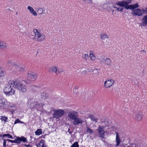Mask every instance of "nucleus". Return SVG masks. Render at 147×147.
<instances>
[{
    "label": "nucleus",
    "instance_id": "obj_5",
    "mask_svg": "<svg viewBox=\"0 0 147 147\" xmlns=\"http://www.w3.org/2000/svg\"><path fill=\"white\" fill-rule=\"evenodd\" d=\"M131 0H127L126 1L123 0L121 1H117L116 4L120 7H124L125 8L128 9V4L131 3Z\"/></svg>",
    "mask_w": 147,
    "mask_h": 147
},
{
    "label": "nucleus",
    "instance_id": "obj_46",
    "mask_svg": "<svg viewBox=\"0 0 147 147\" xmlns=\"http://www.w3.org/2000/svg\"><path fill=\"white\" fill-rule=\"evenodd\" d=\"M144 50H142V51H141V52H142V53H143V52H144Z\"/></svg>",
    "mask_w": 147,
    "mask_h": 147
},
{
    "label": "nucleus",
    "instance_id": "obj_37",
    "mask_svg": "<svg viewBox=\"0 0 147 147\" xmlns=\"http://www.w3.org/2000/svg\"><path fill=\"white\" fill-rule=\"evenodd\" d=\"M114 7L116 8V10L118 11H123V8H120L119 7L117 8L116 7Z\"/></svg>",
    "mask_w": 147,
    "mask_h": 147
},
{
    "label": "nucleus",
    "instance_id": "obj_29",
    "mask_svg": "<svg viewBox=\"0 0 147 147\" xmlns=\"http://www.w3.org/2000/svg\"><path fill=\"white\" fill-rule=\"evenodd\" d=\"M44 141L41 140L39 142L38 145H37V147H46V146L44 144Z\"/></svg>",
    "mask_w": 147,
    "mask_h": 147
},
{
    "label": "nucleus",
    "instance_id": "obj_21",
    "mask_svg": "<svg viewBox=\"0 0 147 147\" xmlns=\"http://www.w3.org/2000/svg\"><path fill=\"white\" fill-rule=\"evenodd\" d=\"M90 57L91 60L94 61L95 59V57L94 52L92 51L90 52Z\"/></svg>",
    "mask_w": 147,
    "mask_h": 147
},
{
    "label": "nucleus",
    "instance_id": "obj_33",
    "mask_svg": "<svg viewBox=\"0 0 147 147\" xmlns=\"http://www.w3.org/2000/svg\"><path fill=\"white\" fill-rule=\"evenodd\" d=\"M7 137L9 138L13 139L12 136L10 135L9 134H4L3 136V138H5V137Z\"/></svg>",
    "mask_w": 147,
    "mask_h": 147
},
{
    "label": "nucleus",
    "instance_id": "obj_41",
    "mask_svg": "<svg viewBox=\"0 0 147 147\" xmlns=\"http://www.w3.org/2000/svg\"><path fill=\"white\" fill-rule=\"evenodd\" d=\"M63 71V70L62 69H58L57 71V74H58H58H59L61 72H62Z\"/></svg>",
    "mask_w": 147,
    "mask_h": 147
},
{
    "label": "nucleus",
    "instance_id": "obj_39",
    "mask_svg": "<svg viewBox=\"0 0 147 147\" xmlns=\"http://www.w3.org/2000/svg\"><path fill=\"white\" fill-rule=\"evenodd\" d=\"M142 11L143 13H144L146 14H147V7L145 9H142Z\"/></svg>",
    "mask_w": 147,
    "mask_h": 147
},
{
    "label": "nucleus",
    "instance_id": "obj_10",
    "mask_svg": "<svg viewBox=\"0 0 147 147\" xmlns=\"http://www.w3.org/2000/svg\"><path fill=\"white\" fill-rule=\"evenodd\" d=\"M84 121L82 118L78 117L77 116L75 119L73 121L72 123L74 125H82L84 122Z\"/></svg>",
    "mask_w": 147,
    "mask_h": 147
},
{
    "label": "nucleus",
    "instance_id": "obj_17",
    "mask_svg": "<svg viewBox=\"0 0 147 147\" xmlns=\"http://www.w3.org/2000/svg\"><path fill=\"white\" fill-rule=\"evenodd\" d=\"M28 9L29 10V12L34 16H36L37 15V13L34 9L32 7L28 6Z\"/></svg>",
    "mask_w": 147,
    "mask_h": 147
},
{
    "label": "nucleus",
    "instance_id": "obj_9",
    "mask_svg": "<svg viewBox=\"0 0 147 147\" xmlns=\"http://www.w3.org/2000/svg\"><path fill=\"white\" fill-rule=\"evenodd\" d=\"M67 115L70 119L74 121L77 116H78V114L76 112L72 111L69 112Z\"/></svg>",
    "mask_w": 147,
    "mask_h": 147
},
{
    "label": "nucleus",
    "instance_id": "obj_27",
    "mask_svg": "<svg viewBox=\"0 0 147 147\" xmlns=\"http://www.w3.org/2000/svg\"><path fill=\"white\" fill-rule=\"evenodd\" d=\"M100 38L103 40H105V39L109 38V36L106 34H100Z\"/></svg>",
    "mask_w": 147,
    "mask_h": 147
},
{
    "label": "nucleus",
    "instance_id": "obj_18",
    "mask_svg": "<svg viewBox=\"0 0 147 147\" xmlns=\"http://www.w3.org/2000/svg\"><path fill=\"white\" fill-rule=\"evenodd\" d=\"M40 105V104H38V103L37 102H34L31 104L30 108L32 109L34 108H36L37 109H38V107Z\"/></svg>",
    "mask_w": 147,
    "mask_h": 147
},
{
    "label": "nucleus",
    "instance_id": "obj_43",
    "mask_svg": "<svg viewBox=\"0 0 147 147\" xmlns=\"http://www.w3.org/2000/svg\"><path fill=\"white\" fill-rule=\"evenodd\" d=\"M25 146L27 147H31V146L29 144H25Z\"/></svg>",
    "mask_w": 147,
    "mask_h": 147
},
{
    "label": "nucleus",
    "instance_id": "obj_42",
    "mask_svg": "<svg viewBox=\"0 0 147 147\" xmlns=\"http://www.w3.org/2000/svg\"><path fill=\"white\" fill-rule=\"evenodd\" d=\"M20 122V120L19 119H16L15 122H14V124H16L17 123H19Z\"/></svg>",
    "mask_w": 147,
    "mask_h": 147
},
{
    "label": "nucleus",
    "instance_id": "obj_12",
    "mask_svg": "<svg viewBox=\"0 0 147 147\" xmlns=\"http://www.w3.org/2000/svg\"><path fill=\"white\" fill-rule=\"evenodd\" d=\"M114 82V81L113 79L107 80L104 82V86L107 88L110 87Z\"/></svg>",
    "mask_w": 147,
    "mask_h": 147
},
{
    "label": "nucleus",
    "instance_id": "obj_14",
    "mask_svg": "<svg viewBox=\"0 0 147 147\" xmlns=\"http://www.w3.org/2000/svg\"><path fill=\"white\" fill-rule=\"evenodd\" d=\"M142 10L140 9H137L134 10L132 12V13L133 15L138 16H141L143 14Z\"/></svg>",
    "mask_w": 147,
    "mask_h": 147
},
{
    "label": "nucleus",
    "instance_id": "obj_40",
    "mask_svg": "<svg viewBox=\"0 0 147 147\" xmlns=\"http://www.w3.org/2000/svg\"><path fill=\"white\" fill-rule=\"evenodd\" d=\"M6 140L5 139L3 140V146L4 147H6Z\"/></svg>",
    "mask_w": 147,
    "mask_h": 147
},
{
    "label": "nucleus",
    "instance_id": "obj_11",
    "mask_svg": "<svg viewBox=\"0 0 147 147\" xmlns=\"http://www.w3.org/2000/svg\"><path fill=\"white\" fill-rule=\"evenodd\" d=\"M21 141H23L24 142H26L27 141V140L24 137H17L16 140H10V142L11 143H16L18 144L20 143Z\"/></svg>",
    "mask_w": 147,
    "mask_h": 147
},
{
    "label": "nucleus",
    "instance_id": "obj_34",
    "mask_svg": "<svg viewBox=\"0 0 147 147\" xmlns=\"http://www.w3.org/2000/svg\"><path fill=\"white\" fill-rule=\"evenodd\" d=\"M88 54H84L82 55V58L83 59H85V60H87L88 58Z\"/></svg>",
    "mask_w": 147,
    "mask_h": 147
},
{
    "label": "nucleus",
    "instance_id": "obj_24",
    "mask_svg": "<svg viewBox=\"0 0 147 147\" xmlns=\"http://www.w3.org/2000/svg\"><path fill=\"white\" fill-rule=\"evenodd\" d=\"M143 26H146L147 25V15L145 16L142 19Z\"/></svg>",
    "mask_w": 147,
    "mask_h": 147
},
{
    "label": "nucleus",
    "instance_id": "obj_38",
    "mask_svg": "<svg viewBox=\"0 0 147 147\" xmlns=\"http://www.w3.org/2000/svg\"><path fill=\"white\" fill-rule=\"evenodd\" d=\"M1 119L3 120L6 121V120L7 119V117H5L4 116H2L1 118Z\"/></svg>",
    "mask_w": 147,
    "mask_h": 147
},
{
    "label": "nucleus",
    "instance_id": "obj_4",
    "mask_svg": "<svg viewBox=\"0 0 147 147\" xmlns=\"http://www.w3.org/2000/svg\"><path fill=\"white\" fill-rule=\"evenodd\" d=\"M53 117L56 119H58L61 118L65 113V111L62 109H55L53 110Z\"/></svg>",
    "mask_w": 147,
    "mask_h": 147
},
{
    "label": "nucleus",
    "instance_id": "obj_15",
    "mask_svg": "<svg viewBox=\"0 0 147 147\" xmlns=\"http://www.w3.org/2000/svg\"><path fill=\"white\" fill-rule=\"evenodd\" d=\"M116 137L115 142H116V146L118 147L119 146V144L121 142V140L119 138V134L116 132Z\"/></svg>",
    "mask_w": 147,
    "mask_h": 147
},
{
    "label": "nucleus",
    "instance_id": "obj_16",
    "mask_svg": "<svg viewBox=\"0 0 147 147\" xmlns=\"http://www.w3.org/2000/svg\"><path fill=\"white\" fill-rule=\"evenodd\" d=\"M7 102L6 100L4 98H0V108L3 107Z\"/></svg>",
    "mask_w": 147,
    "mask_h": 147
},
{
    "label": "nucleus",
    "instance_id": "obj_44",
    "mask_svg": "<svg viewBox=\"0 0 147 147\" xmlns=\"http://www.w3.org/2000/svg\"><path fill=\"white\" fill-rule=\"evenodd\" d=\"M6 141H8L10 142V140L8 139H5Z\"/></svg>",
    "mask_w": 147,
    "mask_h": 147
},
{
    "label": "nucleus",
    "instance_id": "obj_20",
    "mask_svg": "<svg viewBox=\"0 0 147 147\" xmlns=\"http://www.w3.org/2000/svg\"><path fill=\"white\" fill-rule=\"evenodd\" d=\"M49 71L50 72H55L56 74H57V68L55 67H50L49 69Z\"/></svg>",
    "mask_w": 147,
    "mask_h": 147
},
{
    "label": "nucleus",
    "instance_id": "obj_48",
    "mask_svg": "<svg viewBox=\"0 0 147 147\" xmlns=\"http://www.w3.org/2000/svg\"><path fill=\"white\" fill-rule=\"evenodd\" d=\"M21 123H22V122H21Z\"/></svg>",
    "mask_w": 147,
    "mask_h": 147
},
{
    "label": "nucleus",
    "instance_id": "obj_31",
    "mask_svg": "<svg viewBox=\"0 0 147 147\" xmlns=\"http://www.w3.org/2000/svg\"><path fill=\"white\" fill-rule=\"evenodd\" d=\"M136 119L138 121H139L142 120V118L140 114H138L136 115Z\"/></svg>",
    "mask_w": 147,
    "mask_h": 147
},
{
    "label": "nucleus",
    "instance_id": "obj_13",
    "mask_svg": "<svg viewBox=\"0 0 147 147\" xmlns=\"http://www.w3.org/2000/svg\"><path fill=\"white\" fill-rule=\"evenodd\" d=\"M104 57H102V59L100 60L101 63H104L105 65H111V61L109 59L107 58H106V59Z\"/></svg>",
    "mask_w": 147,
    "mask_h": 147
},
{
    "label": "nucleus",
    "instance_id": "obj_6",
    "mask_svg": "<svg viewBox=\"0 0 147 147\" xmlns=\"http://www.w3.org/2000/svg\"><path fill=\"white\" fill-rule=\"evenodd\" d=\"M13 67L15 69L14 70L16 71L23 72L24 71V68L20 63L18 62H14V63H13Z\"/></svg>",
    "mask_w": 147,
    "mask_h": 147
},
{
    "label": "nucleus",
    "instance_id": "obj_25",
    "mask_svg": "<svg viewBox=\"0 0 147 147\" xmlns=\"http://www.w3.org/2000/svg\"><path fill=\"white\" fill-rule=\"evenodd\" d=\"M40 93L41 98H42L45 99L48 96L47 94L43 91L41 92Z\"/></svg>",
    "mask_w": 147,
    "mask_h": 147
},
{
    "label": "nucleus",
    "instance_id": "obj_7",
    "mask_svg": "<svg viewBox=\"0 0 147 147\" xmlns=\"http://www.w3.org/2000/svg\"><path fill=\"white\" fill-rule=\"evenodd\" d=\"M37 77V75L31 71H29L28 72V78L31 79L30 81L27 80L26 81V83L28 84L31 81H34L36 79V78Z\"/></svg>",
    "mask_w": 147,
    "mask_h": 147
},
{
    "label": "nucleus",
    "instance_id": "obj_28",
    "mask_svg": "<svg viewBox=\"0 0 147 147\" xmlns=\"http://www.w3.org/2000/svg\"><path fill=\"white\" fill-rule=\"evenodd\" d=\"M5 73L3 70L0 67V77L4 76Z\"/></svg>",
    "mask_w": 147,
    "mask_h": 147
},
{
    "label": "nucleus",
    "instance_id": "obj_22",
    "mask_svg": "<svg viewBox=\"0 0 147 147\" xmlns=\"http://www.w3.org/2000/svg\"><path fill=\"white\" fill-rule=\"evenodd\" d=\"M128 9H133L139 7L138 3H136L135 4L128 5Z\"/></svg>",
    "mask_w": 147,
    "mask_h": 147
},
{
    "label": "nucleus",
    "instance_id": "obj_23",
    "mask_svg": "<svg viewBox=\"0 0 147 147\" xmlns=\"http://www.w3.org/2000/svg\"><path fill=\"white\" fill-rule=\"evenodd\" d=\"M89 118L91 119L92 121H93L94 122H96L98 120V119L94 116L90 115L89 116Z\"/></svg>",
    "mask_w": 147,
    "mask_h": 147
},
{
    "label": "nucleus",
    "instance_id": "obj_45",
    "mask_svg": "<svg viewBox=\"0 0 147 147\" xmlns=\"http://www.w3.org/2000/svg\"><path fill=\"white\" fill-rule=\"evenodd\" d=\"M70 130V129H68V132L70 134H71L72 133V132L71 131H69Z\"/></svg>",
    "mask_w": 147,
    "mask_h": 147
},
{
    "label": "nucleus",
    "instance_id": "obj_2",
    "mask_svg": "<svg viewBox=\"0 0 147 147\" xmlns=\"http://www.w3.org/2000/svg\"><path fill=\"white\" fill-rule=\"evenodd\" d=\"M30 38L38 42L43 41L45 36L42 34L39 30L34 29L32 34L30 36Z\"/></svg>",
    "mask_w": 147,
    "mask_h": 147
},
{
    "label": "nucleus",
    "instance_id": "obj_19",
    "mask_svg": "<svg viewBox=\"0 0 147 147\" xmlns=\"http://www.w3.org/2000/svg\"><path fill=\"white\" fill-rule=\"evenodd\" d=\"M12 59L9 60L6 63V66L7 67H10L12 65H13V63H14Z\"/></svg>",
    "mask_w": 147,
    "mask_h": 147
},
{
    "label": "nucleus",
    "instance_id": "obj_8",
    "mask_svg": "<svg viewBox=\"0 0 147 147\" xmlns=\"http://www.w3.org/2000/svg\"><path fill=\"white\" fill-rule=\"evenodd\" d=\"M105 127L103 126H102L99 127L96 130L98 131V134H99L98 136L102 138H103L104 137V134L105 133Z\"/></svg>",
    "mask_w": 147,
    "mask_h": 147
},
{
    "label": "nucleus",
    "instance_id": "obj_35",
    "mask_svg": "<svg viewBox=\"0 0 147 147\" xmlns=\"http://www.w3.org/2000/svg\"><path fill=\"white\" fill-rule=\"evenodd\" d=\"M71 147H79L78 142H76L74 143L71 146Z\"/></svg>",
    "mask_w": 147,
    "mask_h": 147
},
{
    "label": "nucleus",
    "instance_id": "obj_26",
    "mask_svg": "<svg viewBox=\"0 0 147 147\" xmlns=\"http://www.w3.org/2000/svg\"><path fill=\"white\" fill-rule=\"evenodd\" d=\"M37 13L40 15H41L44 12L43 9L41 8H38L36 10Z\"/></svg>",
    "mask_w": 147,
    "mask_h": 147
},
{
    "label": "nucleus",
    "instance_id": "obj_3",
    "mask_svg": "<svg viewBox=\"0 0 147 147\" xmlns=\"http://www.w3.org/2000/svg\"><path fill=\"white\" fill-rule=\"evenodd\" d=\"M15 88L18 90L20 92H24L26 91V86L22 82L14 80Z\"/></svg>",
    "mask_w": 147,
    "mask_h": 147
},
{
    "label": "nucleus",
    "instance_id": "obj_36",
    "mask_svg": "<svg viewBox=\"0 0 147 147\" xmlns=\"http://www.w3.org/2000/svg\"><path fill=\"white\" fill-rule=\"evenodd\" d=\"M87 131H86L90 134H91L93 132L92 130L91 129L89 128L88 127H87Z\"/></svg>",
    "mask_w": 147,
    "mask_h": 147
},
{
    "label": "nucleus",
    "instance_id": "obj_47",
    "mask_svg": "<svg viewBox=\"0 0 147 147\" xmlns=\"http://www.w3.org/2000/svg\"><path fill=\"white\" fill-rule=\"evenodd\" d=\"M16 14H18L17 12H16Z\"/></svg>",
    "mask_w": 147,
    "mask_h": 147
},
{
    "label": "nucleus",
    "instance_id": "obj_30",
    "mask_svg": "<svg viewBox=\"0 0 147 147\" xmlns=\"http://www.w3.org/2000/svg\"><path fill=\"white\" fill-rule=\"evenodd\" d=\"M42 133V131L41 129H38L35 132V135H39L41 134Z\"/></svg>",
    "mask_w": 147,
    "mask_h": 147
},
{
    "label": "nucleus",
    "instance_id": "obj_1",
    "mask_svg": "<svg viewBox=\"0 0 147 147\" xmlns=\"http://www.w3.org/2000/svg\"><path fill=\"white\" fill-rule=\"evenodd\" d=\"M14 88H15L14 80H11L4 87V92L7 96L13 95L15 92Z\"/></svg>",
    "mask_w": 147,
    "mask_h": 147
},
{
    "label": "nucleus",
    "instance_id": "obj_32",
    "mask_svg": "<svg viewBox=\"0 0 147 147\" xmlns=\"http://www.w3.org/2000/svg\"><path fill=\"white\" fill-rule=\"evenodd\" d=\"M6 45L5 43L3 42H0V48H2L6 47Z\"/></svg>",
    "mask_w": 147,
    "mask_h": 147
}]
</instances>
